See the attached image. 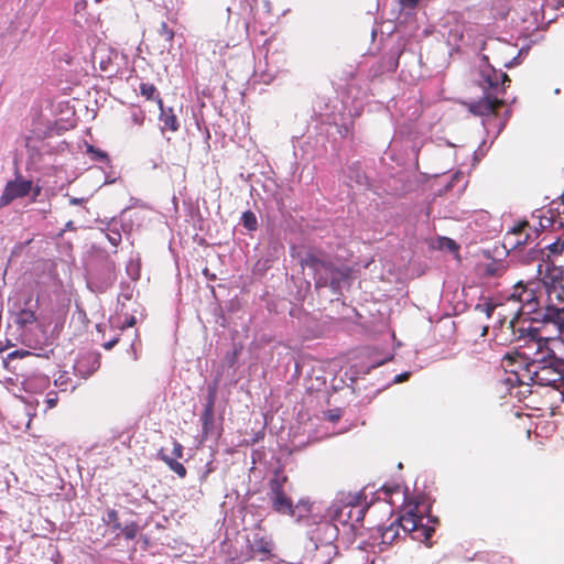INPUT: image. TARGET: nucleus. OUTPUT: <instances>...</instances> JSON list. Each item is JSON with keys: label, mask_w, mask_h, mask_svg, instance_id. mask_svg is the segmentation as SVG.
Returning a JSON list of instances; mask_svg holds the SVG:
<instances>
[{"label": "nucleus", "mask_w": 564, "mask_h": 564, "mask_svg": "<svg viewBox=\"0 0 564 564\" xmlns=\"http://www.w3.org/2000/svg\"><path fill=\"white\" fill-rule=\"evenodd\" d=\"M301 265L313 270L315 290L329 288L334 295H341L343 291L351 285V269L336 263L333 257L321 248L310 247L301 258Z\"/></svg>", "instance_id": "nucleus-1"}, {"label": "nucleus", "mask_w": 564, "mask_h": 564, "mask_svg": "<svg viewBox=\"0 0 564 564\" xmlns=\"http://www.w3.org/2000/svg\"><path fill=\"white\" fill-rule=\"evenodd\" d=\"M373 502V498L368 502L365 491L356 494H341L340 498L335 500L328 509L330 520L336 522L343 531V539L351 543L362 527L366 511Z\"/></svg>", "instance_id": "nucleus-2"}, {"label": "nucleus", "mask_w": 564, "mask_h": 564, "mask_svg": "<svg viewBox=\"0 0 564 564\" xmlns=\"http://www.w3.org/2000/svg\"><path fill=\"white\" fill-rule=\"evenodd\" d=\"M510 83L507 73L496 69L489 64L487 55L481 56L479 66L478 85L484 90V97L469 107L471 113L477 116L489 115L497 108H502L506 102L500 95L505 94L506 84Z\"/></svg>", "instance_id": "nucleus-3"}, {"label": "nucleus", "mask_w": 564, "mask_h": 564, "mask_svg": "<svg viewBox=\"0 0 564 564\" xmlns=\"http://www.w3.org/2000/svg\"><path fill=\"white\" fill-rule=\"evenodd\" d=\"M538 265V274L541 278L547 293L549 304L542 314V322L564 326V268L554 264Z\"/></svg>", "instance_id": "nucleus-4"}, {"label": "nucleus", "mask_w": 564, "mask_h": 564, "mask_svg": "<svg viewBox=\"0 0 564 564\" xmlns=\"http://www.w3.org/2000/svg\"><path fill=\"white\" fill-rule=\"evenodd\" d=\"M527 370L531 375L534 384L541 387H552L558 390L564 384V358L551 360L542 356H535L527 365Z\"/></svg>", "instance_id": "nucleus-5"}, {"label": "nucleus", "mask_w": 564, "mask_h": 564, "mask_svg": "<svg viewBox=\"0 0 564 564\" xmlns=\"http://www.w3.org/2000/svg\"><path fill=\"white\" fill-rule=\"evenodd\" d=\"M560 332L558 337H541L539 336V329L519 328L520 339H524L525 343H534L536 345L535 356H542L551 360L564 358V326H557Z\"/></svg>", "instance_id": "nucleus-6"}, {"label": "nucleus", "mask_w": 564, "mask_h": 564, "mask_svg": "<svg viewBox=\"0 0 564 564\" xmlns=\"http://www.w3.org/2000/svg\"><path fill=\"white\" fill-rule=\"evenodd\" d=\"M268 498L272 509L281 514L294 513L292 484L283 471L276 469L269 480Z\"/></svg>", "instance_id": "nucleus-7"}, {"label": "nucleus", "mask_w": 564, "mask_h": 564, "mask_svg": "<svg viewBox=\"0 0 564 564\" xmlns=\"http://www.w3.org/2000/svg\"><path fill=\"white\" fill-rule=\"evenodd\" d=\"M220 376L207 386V394L205 397L204 411L200 416L202 421V433L207 438L214 431V408L217 398V389Z\"/></svg>", "instance_id": "nucleus-8"}, {"label": "nucleus", "mask_w": 564, "mask_h": 564, "mask_svg": "<svg viewBox=\"0 0 564 564\" xmlns=\"http://www.w3.org/2000/svg\"><path fill=\"white\" fill-rule=\"evenodd\" d=\"M337 554V546H319L307 541L302 556V564H329Z\"/></svg>", "instance_id": "nucleus-9"}, {"label": "nucleus", "mask_w": 564, "mask_h": 564, "mask_svg": "<svg viewBox=\"0 0 564 564\" xmlns=\"http://www.w3.org/2000/svg\"><path fill=\"white\" fill-rule=\"evenodd\" d=\"M343 536V531L336 522L325 521L321 522L312 532L308 541L317 543L319 546H336L334 542L338 536Z\"/></svg>", "instance_id": "nucleus-10"}, {"label": "nucleus", "mask_w": 564, "mask_h": 564, "mask_svg": "<svg viewBox=\"0 0 564 564\" xmlns=\"http://www.w3.org/2000/svg\"><path fill=\"white\" fill-rule=\"evenodd\" d=\"M32 181L17 177L7 183L2 195L0 196V208L9 205L12 200L19 197H24L32 191Z\"/></svg>", "instance_id": "nucleus-11"}, {"label": "nucleus", "mask_w": 564, "mask_h": 564, "mask_svg": "<svg viewBox=\"0 0 564 564\" xmlns=\"http://www.w3.org/2000/svg\"><path fill=\"white\" fill-rule=\"evenodd\" d=\"M100 367L99 354L83 355L74 365L75 373L84 379L90 377Z\"/></svg>", "instance_id": "nucleus-12"}, {"label": "nucleus", "mask_w": 564, "mask_h": 564, "mask_svg": "<svg viewBox=\"0 0 564 564\" xmlns=\"http://www.w3.org/2000/svg\"><path fill=\"white\" fill-rule=\"evenodd\" d=\"M427 522L423 523V520L411 531V538L413 540L424 542L431 546L430 540L435 532V525L438 524V518L427 514Z\"/></svg>", "instance_id": "nucleus-13"}, {"label": "nucleus", "mask_w": 564, "mask_h": 564, "mask_svg": "<svg viewBox=\"0 0 564 564\" xmlns=\"http://www.w3.org/2000/svg\"><path fill=\"white\" fill-rule=\"evenodd\" d=\"M159 121L160 130L164 134L165 131L176 132L180 129V121L172 107H166L163 100H159Z\"/></svg>", "instance_id": "nucleus-14"}, {"label": "nucleus", "mask_w": 564, "mask_h": 564, "mask_svg": "<svg viewBox=\"0 0 564 564\" xmlns=\"http://www.w3.org/2000/svg\"><path fill=\"white\" fill-rule=\"evenodd\" d=\"M346 176L349 181L355 182L358 186L365 189L371 188V182L369 176L362 170L359 161L352 162L347 166Z\"/></svg>", "instance_id": "nucleus-15"}, {"label": "nucleus", "mask_w": 564, "mask_h": 564, "mask_svg": "<svg viewBox=\"0 0 564 564\" xmlns=\"http://www.w3.org/2000/svg\"><path fill=\"white\" fill-rule=\"evenodd\" d=\"M417 505L414 506L413 509L409 510L406 514L400 517L394 521L398 528H401L405 534L411 533V531L416 528L421 520H423L422 514H417Z\"/></svg>", "instance_id": "nucleus-16"}, {"label": "nucleus", "mask_w": 564, "mask_h": 564, "mask_svg": "<svg viewBox=\"0 0 564 564\" xmlns=\"http://www.w3.org/2000/svg\"><path fill=\"white\" fill-rule=\"evenodd\" d=\"M500 108H497L494 112L489 115H482L481 117H487V119L484 120V126L487 130V132L490 131V128H497L495 138L499 135V133L505 129L506 123L511 115V111L508 109L505 111V117L499 118L498 117V110Z\"/></svg>", "instance_id": "nucleus-17"}, {"label": "nucleus", "mask_w": 564, "mask_h": 564, "mask_svg": "<svg viewBox=\"0 0 564 564\" xmlns=\"http://www.w3.org/2000/svg\"><path fill=\"white\" fill-rule=\"evenodd\" d=\"M158 458L164 462L178 477L184 478L186 476V468L184 465L177 462L176 458L167 455L163 448L159 451Z\"/></svg>", "instance_id": "nucleus-18"}, {"label": "nucleus", "mask_w": 564, "mask_h": 564, "mask_svg": "<svg viewBox=\"0 0 564 564\" xmlns=\"http://www.w3.org/2000/svg\"><path fill=\"white\" fill-rule=\"evenodd\" d=\"M101 521L111 530V532H118L122 525V523L119 521L118 511L111 508H108L104 511Z\"/></svg>", "instance_id": "nucleus-19"}, {"label": "nucleus", "mask_w": 564, "mask_h": 564, "mask_svg": "<svg viewBox=\"0 0 564 564\" xmlns=\"http://www.w3.org/2000/svg\"><path fill=\"white\" fill-rule=\"evenodd\" d=\"M271 542L267 541L263 538H259L258 534H254L253 540L251 542V550L254 554H260L267 557L271 553Z\"/></svg>", "instance_id": "nucleus-20"}, {"label": "nucleus", "mask_w": 564, "mask_h": 564, "mask_svg": "<svg viewBox=\"0 0 564 564\" xmlns=\"http://www.w3.org/2000/svg\"><path fill=\"white\" fill-rule=\"evenodd\" d=\"M241 349H242L241 346H239L237 344H232L231 350H228L224 356V359L221 362L223 368L235 369L236 365L238 362V358L241 354Z\"/></svg>", "instance_id": "nucleus-21"}, {"label": "nucleus", "mask_w": 564, "mask_h": 564, "mask_svg": "<svg viewBox=\"0 0 564 564\" xmlns=\"http://www.w3.org/2000/svg\"><path fill=\"white\" fill-rule=\"evenodd\" d=\"M140 531V527L134 521L126 522L121 525V529L117 532V534H121L126 540H134Z\"/></svg>", "instance_id": "nucleus-22"}, {"label": "nucleus", "mask_w": 564, "mask_h": 564, "mask_svg": "<svg viewBox=\"0 0 564 564\" xmlns=\"http://www.w3.org/2000/svg\"><path fill=\"white\" fill-rule=\"evenodd\" d=\"M140 94L148 100H154L159 105V100H162L160 93L153 84L142 83L140 85Z\"/></svg>", "instance_id": "nucleus-23"}, {"label": "nucleus", "mask_w": 564, "mask_h": 564, "mask_svg": "<svg viewBox=\"0 0 564 564\" xmlns=\"http://www.w3.org/2000/svg\"><path fill=\"white\" fill-rule=\"evenodd\" d=\"M118 221L116 218H112L109 227H108V234L106 235L108 241L113 246L117 247L121 242V231L117 227Z\"/></svg>", "instance_id": "nucleus-24"}, {"label": "nucleus", "mask_w": 564, "mask_h": 564, "mask_svg": "<svg viewBox=\"0 0 564 564\" xmlns=\"http://www.w3.org/2000/svg\"><path fill=\"white\" fill-rule=\"evenodd\" d=\"M36 321L35 312L31 308H22L15 318V323L20 326L24 327L29 324H32Z\"/></svg>", "instance_id": "nucleus-25"}, {"label": "nucleus", "mask_w": 564, "mask_h": 564, "mask_svg": "<svg viewBox=\"0 0 564 564\" xmlns=\"http://www.w3.org/2000/svg\"><path fill=\"white\" fill-rule=\"evenodd\" d=\"M399 536V528L394 522L386 527L381 532V541L383 544H392Z\"/></svg>", "instance_id": "nucleus-26"}, {"label": "nucleus", "mask_w": 564, "mask_h": 564, "mask_svg": "<svg viewBox=\"0 0 564 564\" xmlns=\"http://www.w3.org/2000/svg\"><path fill=\"white\" fill-rule=\"evenodd\" d=\"M310 501L305 499H300L297 503H293V510L296 511L294 513H289V516L296 518L297 520L304 518L310 513Z\"/></svg>", "instance_id": "nucleus-27"}, {"label": "nucleus", "mask_w": 564, "mask_h": 564, "mask_svg": "<svg viewBox=\"0 0 564 564\" xmlns=\"http://www.w3.org/2000/svg\"><path fill=\"white\" fill-rule=\"evenodd\" d=\"M549 258H550V254H546L544 249H539L536 247L530 249L527 253L528 262L541 259L544 262V263H542L544 265V268H543L544 270H545L546 264H551L549 262Z\"/></svg>", "instance_id": "nucleus-28"}, {"label": "nucleus", "mask_w": 564, "mask_h": 564, "mask_svg": "<svg viewBox=\"0 0 564 564\" xmlns=\"http://www.w3.org/2000/svg\"><path fill=\"white\" fill-rule=\"evenodd\" d=\"M51 354H53V349H42V352L41 354H37V355H34L32 352H30L29 350H14L12 352H10L8 355V359H17V358H24V357H33V356H36V357H44V358H50Z\"/></svg>", "instance_id": "nucleus-29"}, {"label": "nucleus", "mask_w": 564, "mask_h": 564, "mask_svg": "<svg viewBox=\"0 0 564 564\" xmlns=\"http://www.w3.org/2000/svg\"><path fill=\"white\" fill-rule=\"evenodd\" d=\"M241 224L249 231H254L258 228V219L253 212L246 210L241 215Z\"/></svg>", "instance_id": "nucleus-30"}, {"label": "nucleus", "mask_w": 564, "mask_h": 564, "mask_svg": "<svg viewBox=\"0 0 564 564\" xmlns=\"http://www.w3.org/2000/svg\"><path fill=\"white\" fill-rule=\"evenodd\" d=\"M158 33L169 44V45H163V47L170 50V47L172 45V41L174 39V31L171 28H169L166 22H162L160 28L158 29Z\"/></svg>", "instance_id": "nucleus-31"}, {"label": "nucleus", "mask_w": 564, "mask_h": 564, "mask_svg": "<svg viewBox=\"0 0 564 564\" xmlns=\"http://www.w3.org/2000/svg\"><path fill=\"white\" fill-rule=\"evenodd\" d=\"M495 308H496V304L492 303L489 299L486 300L485 303H478V304L475 305V311L485 313L488 318L491 317V315L494 314Z\"/></svg>", "instance_id": "nucleus-32"}, {"label": "nucleus", "mask_w": 564, "mask_h": 564, "mask_svg": "<svg viewBox=\"0 0 564 564\" xmlns=\"http://www.w3.org/2000/svg\"><path fill=\"white\" fill-rule=\"evenodd\" d=\"M543 249L544 251L549 250L551 254H561L564 251V239L557 238L555 241L546 245Z\"/></svg>", "instance_id": "nucleus-33"}, {"label": "nucleus", "mask_w": 564, "mask_h": 564, "mask_svg": "<svg viewBox=\"0 0 564 564\" xmlns=\"http://www.w3.org/2000/svg\"><path fill=\"white\" fill-rule=\"evenodd\" d=\"M87 152L91 154V159L97 162L108 161V155L102 150L96 149L93 145L87 148Z\"/></svg>", "instance_id": "nucleus-34"}, {"label": "nucleus", "mask_w": 564, "mask_h": 564, "mask_svg": "<svg viewBox=\"0 0 564 564\" xmlns=\"http://www.w3.org/2000/svg\"><path fill=\"white\" fill-rule=\"evenodd\" d=\"M440 247L451 252H456L459 249V246L456 243V241L447 237H442L440 239Z\"/></svg>", "instance_id": "nucleus-35"}, {"label": "nucleus", "mask_w": 564, "mask_h": 564, "mask_svg": "<svg viewBox=\"0 0 564 564\" xmlns=\"http://www.w3.org/2000/svg\"><path fill=\"white\" fill-rule=\"evenodd\" d=\"M419 2L420 0H399L401 10L406 11V14H410L412 11H414Z\"/></svg>", "instance_id": "nucleus-36"}, {"label": "nucleus", "mask_w": 564, "mask_h": 564, "mask_svg": "<svg viewBox=\"0 0 564 564\" xmlns=\"http://www.w3.org/2000/svg\"><path fill=\"white\" fill-rule=\"evenodd\" d=\"M338 133L344 139L352 138L351 124H349V123L341 124L340 127H338Z\"/></svg>", "instance_id": "nucleus-37"}, {"label": "nucleus", "mask_w": 564, "mask_h": 564, "mask_svg": "<svg viewBox=\"0 0 564 564\" xmlns=\"http://www.w3.org/2000/svg\"><path fill=\"white\" fill-rule=\"evenodd\" d=\"M145 119V113L142 110H133L131 113V120L138 126H142Z\"/></svg>", "instance_id": "nucleus-38"}, {"label": "nucleus", "mask_w": 564, "mask_h": 564, "mask_svg": "<svg viewBox=\"0 0 564 564\" xmlns=\"http://www.w3.org/2000/svg\"><path fill=\"white\" fill-rule=\"evenodd\" d=\"M523 53H525V50H524V48H521V50L518 52L517 56H514V57H513L512 59H510L509 62H506V63L503 64V66H505L506 68H512V67H514V66L519 65V64L521 63V56H522V54H523Z\"/></svg>", "instance_id": "nucleus-39"}, {"label": "nucleus", "mask_w": 564, "mask_h": 564, "mask_svg": "<svg viewBox=\"0 0 564 564\" xmlns=\"http://www.w3.org/2000/svg\"><path fill=\"white\" fill-rule=\"evenodd\" d=\"M68 380H69V377L67 376V373H66V372L61 373V375L55 379V386L59 387L62 390H67Z\"/></svg>", "instance_id": "nucleus-40"}, {"label": "nucleus", "mask_w": 564, "mask_h": 564, "mask_svg": "<svg viewBox=\"0 0 564 564\" xmlns=\"http://www.w3.org/2000/svg\"><path fill=\"white\" fill-rule=\"evenodd\" d=\"M325 415L329 422L335 423L341 417V410L340 409L328 410Z\"/></svg>", "instance_id": "nucleus-41"}, {"label": "nucleus", "mask_w": 564, "mask_h": 564, "mask_svg": "<svg viewBox=\"0 0 564 564\" xmlns=\"http://www.w3.org/2000/svg\"><path fill=\"white\" fill-rule=\"evenodd\" d=\"M555 220L553 217L541 216L540 217V230H545L554 225Z\"/></svg>", "instance_id": "nucleus-42"}, {"label": "nucleus", "mask_w": 564, "mask_h": 564, "mask_svg": "<svg viewBox=\"0 0 564 564\" xmlns=\"http://www.w3.org/2000/svg\"><path fill=\"white\" fill-rule=\"evenodd\" d=\"M400 56V51L399 48L394 50L391 52V56H390V65H389V69L390 70H395L397 67H398V58Z\"/></svg>", "instance_id": "nucleus-43"}, {"label": "nucleus", "mask_w": 564, "mask_h": 564, "mask_svg": "<svg viewBox=\"0 0 564 564\" xmlns=\"http://www.w3.org/2000/svg\"><path fill=\"white\" fill-rule=\"evenodd\" d=\"M183 453H184V447L178 442L175 441L173 452H172L174 458H182Z\"/></svg>", "instance_id": "nucleus-44"}, {"label": "nucleus", "mask_w": 564, "mask_h": 564, "mask_svg": "<svg viewBox=\"0 0 564 564\" xmlns=\"http://www.w3.org/2000/svg\"><path fill=\"white\" fill-rule=\"evenodd\" d=\"M411 376V372L409 371H405V372H402L400 375H397L393 379V383H401V382H404L406 381Z\"/></svg>", "instance_id": "nucleus-45"}, {"label": "nucleus", "mask_w": 564, "mask_h": 564, "mask_svg": "<svg viewBox=\"0 0 564 564\" xmlns=\"http://www.w3.org/2000/svg\"><path fill=\"white\" fill-rule=\"evenodd\" d=\"M381 490L386 494V496H391L393 492L399 490V486L398 485H395V486L383 485L381 487Z\"/></svg>", "instance_id": "nucleus-46"}, {"label": "nucleus", "mask_w": 564, "mask_h": 564, "mask_svg": "<svg viewBox=\"0 0 564 564\" xmlns=\"http://www.w3.org/2000/svg\"><path fill=\"white\" fill-rule=\"evenodd\" d=\"M119 341V337H113L110 340L106 341L102 346L106 350L112 349Z\"/></svg>", "instance_id": "nucleus-47"}, {"label": "nucleus", "mask_w": 564, "mask_h": 564, "mask_svg": "<svg viewBox=\"0 0 564 564\" xmlns=\"http://www.w3.org/2000/svg\"><path fill=\"white\" fill-rule=\"evenodd\" d=\"M213 470H214L213 462H208L205 466V471L200 475V479L205 480L207 478L208 474H210Z\"/></svg>", "instance_id": "nucleus-48"}, {"label": "nucleus", "mask_w": 564, "mask_h": 564, "mask_svg": "<svg viewBox=\"0 0 564 564\" xmlns=\"http://www.w3.org/2000/svg\"><path fill=\"white\" fill-rule=\"evenodd\" d=\"M527 227H529V223L524 220L512 230V234H521Z\"/></svg>", "instance_id": "nucleus-49"}, {"label": "nucleus", "mask_w": 564, "mask_h": 564, "mask_svg": "<svg viewBox=\"0 0 564 564\" xmlns=\"http://www.w3.org/2000/svg\"><path fill=\"white\" fill-rule=\"evenodd\" d=\"M486 273H487L488 275H492V276H494V275H498V274H499V273H498V269L496 268V265H495V264H488V265H487V268H486Z\"/></svg>", "instance_id": "nucleus-50"}, {"label": "nucleus", "mask_w": 564, "mask_h": 564, "mask_svg": "<svg viewBox=\"0 0 564 564\" xmlns=\"http://www.w3.org/2000/svg\"><path fill=\"white\" fill-rule=\"evenodd\" d=\"M135 324V317L134 316H130L127 318V321L124 322L122 328H126V327H132L134 326Z\"/></svg>", "instance_id": "nucleus-51"}, {"label": "nucleus", "mask_w": 564, "mask_h": 564, "mask_svg": "<svg viewBox=\"0 0 564 564\" xmlns=\"http://www.w3.org/2000/svg\"><path fill=\"white\" fill-rule=\"evenodd\" d=\"M529 240H530V235L527 234L524 236V238H522V240H518L516 243H514V247H519V246H523V245H527L529 243Z\"/></svg>", "instance_id": "nucleus-52"}, {"label": "nucleus", "mask_w": 564, "mask_h": 564, "mask_svg": "<svg viewBox=\"0 0 564 564\" xmlns=\"http://www.w3.org/2000/svg\"><path fill=\"white\" fill-rule=\"evenodd\" d=\"M86 199L85 198H70L69 203L70 205H80L85 202Z\"/></svg>", "instance_id": "nucleus-53"}, {"label": "nucleus", "mask_w": 564, "mask_h": 564, "mask_svg": "<svg viewBox=\"0 0 564 564\" xmlns=\"http://www.w3.org/2000/svg\"><path fill=\"white\" fill-rule=\"evenodd\" d=\"M109 64H110L109 61H100V69L104 72H107Z\"/></svg>", "instance_id": "nucleus-54"}, {"label": "nucleus", "mask_w": 564, "mask_h": 564, "mask_svg": "<svg viewBox=\"0 0 564 564\" xmlns=\"http://www.w3.org/2000/svg\"><path fill=\"white\" fill-rule=\"evenodd\" d=\"M74 229H75V227H74V223L72 220L66 223L65 230H74Z\"/></svg>", "instance_id": "nucleus-55"}, {"label": "nucleus", "mask_w": 564, "mask_h": 564, "mask_svg": "<svg viewBox=\"0 0 564 564\" xmlns=\"http://www.w3.org/2000/svg\"><path fill=\"white\" fill-rule=\"evenodd\" d=\"M47 403H48L50 408H53L56 404V400L55 399H48Z\"/></svg>", "instance_id": "nucleus-56"}, {"label": "nucleus", "mask_w": 564, "mask_h": 564, "mask_svg": "<svg viewBox=\"0 0 564 564\" xmlns=\"http://www.w3.org/2000/svg\"><path fill=\"white\" fill-rule=\"evenodd\" d=\"M122 296H123L126 300H130V299H131V293H122Z\"/></svg>", "instance_id": "nucleus-57"}, {"label": "nucleus", "mask_w": 564, "mask_h": 564, "mask_svg": "<svg viewBox=\"0 0 564 564\" xmlns=\"http://www.w3.org/2000/svg\"><path fill=\"white\" fill-rule=\"evenodd\" d=\"M564 7V0H557V8Z\"/></svg>", "instance_id": "nucleus-58"}, {"label": "nucleus", "mask_w": 564, "mask_h": 564, "mask_svg": "<svg viewBox=\"0 0 564 564\" xmlns=\"http://www.w3.org/2000/svg\"><path fill=\"white\" fill-rule=\"evenodd\" d=\"M40 187H36L35 191H34V196H37L40 194Z\"/></svg>", "instance_id": "nucleus-59"}, {"label": "nucleus", "mask_w": 564, "mask_h": 564, "mask_svg": "<svg viewBox=\"0 0 564 564\" xmlns=\"http://www.w3.org/2000/svg\"><path fill=\"white\" fill-rule=\"evenodd\" d=\"M264 6L269 9L270 8V2L269 1H264Z\"/></svg>", "instance_id": "nucleus-60"}, {"label": "nucleus", "mask_w": 564, "mask_h": 564, "mask_svg": "<svg viewBox=\"0 0 564 564\" xmlns=\"http://www.w3.org/2000/svg\"><path fill=\"white\" fill-rule=\"evenodd\" d=\"M562 199V203L564 204V193L560 197Z\"/></svg>", "instance_id": "nucleus-61"}, {"label": "nucleus", "mask_w": 564, "mask_h": 564, "mask_svg": "<svg viewBox=\"0 0 564 564\" xmlns=\"http://www.w3.org/2000/svg\"><path fill=\"white\" fill-rule=\"evenodd\" d=\"M563 226H564V224L561 221V223L558 224V227H560V228H562Z\"/></svg>", "instance_id": "nucleus-62"}]
</instances>
